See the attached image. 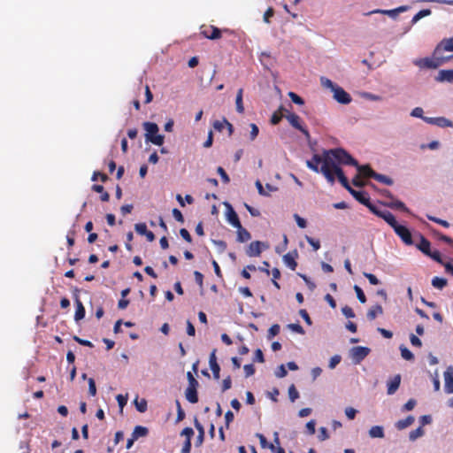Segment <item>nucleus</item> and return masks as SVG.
<instances>
[{"mask_svg": "<svg viewBox=\"0 0 453 453\" xmlns=\"http://www.w3.org/2000/svg\"><path fill=\"white\" fill-rule=\"evenodd\" d=\"M325 160L327 164H338V165H353L358 166V162L344 149L336 148L324 150Z\"/></svg>", "mask_w": 453, "mask_h": 453, "instance_id": "nucleus-1", "label": "nucleus"}, {"mask_svg": "<svg viewBox=\"0 0 453 453\" xmlns=\"http://www.w3.org/2000/svg\"><path fill=\"white\" fill-rule=\"evenodd\" d=\"M451 57H443L442 55H435L433 52V58H424L413 60V64L419 68L436 69L444 63L448 62Z\"/></svg>", "mask_w": 453, "mask_h": 453, "instance_id": "nucleus-2", "label": "nucleus"}, {"mask_svg": "<svg viewBox=\"0 0 453 453\" xmlns=\"http://www.w3.org/2000/svg\"><path fill=\"white\" fill-rule=\"evenodd\" d=\"M371 352L367 347L357 346L349 350V357L355 365L360 364Z\"/></svg>", "mask_w": 453, "mask_h": 453, "instance_id": "nucleus-3", "label": "nucleus"}, {"mask_svg": "<svg viewBox=\"0 0 453 453\" xmlns=\"http://www.w3.org/2000/svg\"><path fill=\"white\" fill-rule=\"evenodd\" d=\"M395 233L401 238V240L406 244V245H413L414 242L412 239V234L409 228L406 226L398 224L394 228Z\"/></svg>", "mask_w": 453, "mask_h": 453, "instance_id": "nucleus-4", "label": "nucleus"}, {"mask_svg": "<svg viewBox=\"0 0 453 453\" xmlns=\"http://www.w3.org/2000/svg\"><path fill=\"white\" fill-rule=\"evenodd\" d=\"M408 9H409V7L407 5H403V6L397 7L393 10L375 9L373 11L366 12L365 15L370 16L372 14L380 13V14L387 15L392 19H396V17L398 16L399 13L406 12Z\"/></svg>", "mask_w": 453, "mask_h": 453, "instance_id": "nucleus-5", "label": "nucleus"}, {"mask_svg": "<svg viewBox=\"0 0 453 453\" xmlns=\"http://www.w3.org/2000/svg\"><path fill=\"white\" fill-rule=\"evenodd\" d=\"M285 118L288 120V122L290 123V125L293 127L301 131L304 134L306 139H310V137H311L310 133L306 128H304L300 124V117L298 115H296L295 113H289V114H286Z\"/></svg>", "mask_w": 453, "mask_h": 453, "instance_id": "nucleus-6", "label": "nucleus"}, {"mask_svg": "<svg viewBox=\"0 0 453 453\" xmlns=\"http://www.w3.org/2000/svg\"><path fill=\"white\" fill-rule=\"evenodd\" d=\"M262 247L265 249L268 248V245L265 243L260 242V241H255L250 243L248 246V249L246 250V254L249 257H258L260 256L262 252Z\"/></svg>", "mask_w": 453, "mask_h": 453, "instance_id": "nucleus-7", "label": "nucleus"}, {"mask_svg": "<svg viewBox=\"0 0 453 453\" xmlns=\"http://www.w3.org/2000/svg\"><path fill=\"white\" fill-rule=\"evenodd\" d=\"M334 99L342 104H348L351 102V96L342 87L338 86L334 91Z\"/></svg>", "mask_w": 453, "mask_h": 453, "instance_id": "nucleus-8", "label": "nucleus"}, {"mask_svg": "<svg viewBox=\"0 0 453 453\" xmlns=\"http://www.w3.org/2000/svg\"><path fill=\"white\" fill-rule=\"evenodd\" d=\"M319 164H325L324 151L321 155L314 154L311 160L306 161L307 167L315 173L320 172V167H319Z\"/></svg>", "mask_w": 453, "mask_h": 453, "instance_id": "nucleus-9", "label": "nucleus"}, {"mask_svg": "<svg viewBox=\"0 0 453 453\" xmlns=\"http://www.w3.org/2000/svg\"><path fill=\"white\" fill-rule=\"evenodd\" d=\"M384 194L391 199V202L385 203L384 204L392 209H397L403 211L405 212H410L409 209L405 206V204L397 199H395L394 196L388 190H385Z\"/></svg>", "mask_w": 453, "mask_h": 453, "instance_id": "nucleus-10", "label": "nucleus"}, {"mask_svg": "<svg viewBox=\"0 0 453 453\" xmlns=\"http://www.w3.org/2000/svg\"><path fill=\"white\" fill-rule=\"evenodd\" d=\"M424 121L440 127H453V122L445 117L426 118Z\"/></svg>", "mask_w": 453, "mask_h": 453, "instance_id": "nucleus-11", "label": "nucleus"}, {"mask_svg": "<svg viewBox=\"0 0 453 453\" xmlns=\"http://www.w3.org/2000/svg\"><path fill=\"white\" fill-rule=\"evenodd\" d=\"M444 390L447 394H453V366L449 365L444 372Z\"/></svg>", "mask_w": 453, "mask_h": 453, "instance_id": "nucleus-12", "label": "nucleus"}, {"mask_svg": "<svg viewBox=\"0 0 453 453\" xmlns=\"http://www.w3.org/2000/svg\"><path fill=\"white\" fill-rule=\"evenodd\" d=\"M442 51H453V37L441 40L434 49L435 55H441Z\"/></svg>", "mask_w": 453, "mask_h": 453, "instance_id": "nucleus-13", "label": "nucleus"}, {"mask_svg": "<svg viewBox=\"0 0 453 453\" xmlns=\"http://www.w3.org/2000/svg\"><path fill=\"white\" fill-rule=\"evenodd\" d=\"M226 208H227V211H226V219L227 221L234 227L236 228H241V222L239 220V218H238V215L237 213L234 211V210L233 209V207L231 206V204H229L228 203H225Z\"/></svg>", "mask_w": 453, "mask_h": 453, "instance_id": "nucleus-14", "label": "nucleus"}, {"mask_svg": "<svg viewBox=\"0 0 453 453\" xmlns=\"http://www.w3.org/2000/svg\"><path fill=\"white\" fill-rule=\"evenodd\" d=\"M414 236L419 240V242L416 244V247L425 255H430V242L419 233H417Z\"/></svg>", "mask_w": 453, "mask_h": 453, "instance_id": "nucleus-15", "label": "nucleus"}, {"mask_svg": "<svg viewBox=\"0 0 453 453\" xmlns=\"http://www.w3.org/2000/svg\"><path fill=\"white\" fill-rule=\"evenodd\" d=\"M79 291L80 290L78 288H75V290H74V299H75V304H76V311H75V315H74V319L76 321H79L85 317V308H84L82 303L81 302V300L78 296V294H77Z\"/></svg>", "mask_w": 453, "mask_h": 453, "instance_id": "nucleus-16", "label": "nucleus"}, {"mask_svg": "<svg viewBox=\"0 0 453 453\" xmlns=\"http://www.w3.org/2000/svg\"><path fill=\"white\" fill-rule=\"evenodd\" d=\"M298 257V252L296 250L288 252L283 256L284 264L289 267L291 270H296L297 266V263L296 262V258Z\"/></svg>", "mask_w": 453, "mask_h": 453, "instance_id": "nucleus-17", "label": "nucleus"}, {"mask_svg": "<svg viewBox=\"0 0 453 453\" xmlns=\"http://www.w3.org/2000/svg\"><path fill=\"white\" fill-rule=\"evenodd\" d=\"M142 127L146 131L145 134V139L148 142L156 134H157L159 128L158 126L156 123L153 122H143Z\"/></svg>", "mask_w": 453, "mask_h": 453, "instance_id": "nucleus-18", "label": "nucleus"}, {"mask_svg": "<svg viewBox=\"0 0 453 453\" xmlns=\"http://www.w3.org/2000/svg\"><path fill=\"white\" fill-rule=\"evenodd\" d=\"M401 384V375L396 374L394 378L390 379L387 383V393L388 395H394L399 388Z\"/></svg>", "mask_w": 453, "mask_h": 453, "instance_id": "nucleus-19", "label": "nucleus"}, {"mask_svg": "<svg viewBox=\"0 0 453 453\" xmlns=\"http://www.w3.org/2000/svg\"><path fill=\"white\" fill-rule=\"evenodd\" d=\"M329 165L330 164H327L326 160H325V164L321 165L319 173L325 176L329 183L334 184L335 181V175L330 169Z\"/></svg>", "mask_w": 453, "mask_h": 453, "instance_id": "nucleus-20", "label": "nucleus"}, {"mask_svg": "<svg viewBox=\"0 0 453 453\" xmlns=\"http://www.w3.org/2000/svg\"><path fill=\"white\" fill-rule=\"evenodd\" d=\"M435 80L439 82L453 83V69L439 71Z\"/></svg>", "mask_w": 453, "mask_h": 453, "instance_id": "nucleus-21", "label": "nucleus"}, {"mask_svg": "<svg viewBox=\"0 0 453 453\" xmlns=\"http://www.w3.org/2000/svg\"><path fill=\"white\" fill-rule=\"evenodd\" d=\"M349 192L353 196V197L357 201H358L360 203H362L364 205H366L368 203V202L370 201V198H369L367 193H365L364 191H357L354 188H351Z\"/></svg>", "mask_w": 453, "mask_h": 453, "instance_id": "nucleus-22", "label": "nucleus"}, {"mask_svg": "<svg viewBox=\"0 0 453 453\" xmlns=\"http://www.w3.org/2000/svg\"><path fill=\"white\" fill-rule=\"evenodd\" d=\"M194 425H195V427L196 428V430L198 431V435L196 437L195 445L196 447H200L203 444V440H204V428L196 418L194 420Z\"/></svg>", "mask_w": 453, "mask_h": 453, "instance_id": "nucleus-23", "label": "nucleus"}, {"mask_svg": "<svg viewBox=\"0 0 453 453\" xmlns=\"http://www.w3.org/2000/svg\"><path fill=\"white\" fill-rule=\"evenodd\" d=\"M371 173H372V178L376 180L379 182H381V183L388 185V186H391L394 184V180L387 175L380 174L376 172H371Z\"/></svg>", "mask_w": 453, "mask_h": 453, "instance_id": "nucleus-24", "label": "nucleus"}, {"mask_svg": "<svg viewBox=\"0 0 453 453\" xmlns=\"http://www.w3.org/2000/svg\"><path fill=\"white\" fill-rule=\"evenodd\" d=\"M380 218L383 219L393 229L398 225L395 216L388 211H382Z\"/></svg>", "mask_w": 453, "mask_h": 453, "instance_id": "nucleus-25", "label": "nucleus"}, {"mask_svg": "<svg viewBox=\"0 0 453 453\" xmlns=\"http://www.w3.org/2000/svg\"><path fill=\"white\" fill-rule=\"evenodd\" d=\"M414 420H415L414 417L410 415L404 419L398 420L395 423V427L398 430H403V429L409 427L410 426H411L413 424Z\"/></svg>", "mask_w": 453, "mask_h": 453, "instance_id": "nucleus-26", "label": "nucleus"}, {"mask_svg": "<svg viewBox=\"0 0 453 453\" xmlns=\"http://www.w3.org/2000/svg\"><path fill=\"white\" fill-rule=\"evenodd\" d=\"M251 239V234L250 232L242 227L241 225V228H237V242H245Z\"/></svg>", "mask_w": 453, "mask_h": 453, "instance_id": "nucleus-27", "label": "nucleus"}, {"mask_svg": "<svg viewBox=\"0 0 453 453\" xmlns=\"http://www.w3.org/2000/svg\"><path fill=\"white\" fill-rule=\"evenodd\" d=\"M186 399L191 403L198 402L197 389L187 388L185 390Z\"/></svg>", "mask_w": 453, "mask_h": 453, "instance_id": "nucleus-28", "label": "nucleus"}, {"mask_svg": "<svg viewBox=\"0 0 453 453\" xmlns=\"http://www.w3.org/2000/svg\"><path fill=\"white\" fill-rule=\"evenodd\" d=\"M383 313L382 306L380 304H377L373 307H372L368 312H367V319L369 320H373L376 319L378 315H380Z\"/></svg>", "mask_w": 453, "mask_h": 453, "instance_id": "nucleus-29", "label": "nucleus"}, {"mask_svg": "<svg viewBox=\"0 0 453 453\" xmlns=\"http://www.w3.org/2000/svg\"><path fill=\"white\" fill-rule=\"evenodd\" d=\"M369 436L372 438H383L384 429L380 426H372L369 430Z\"/></svg>", "mask_w": 453, "mask_h": 453, "instance_id": "nucleus-30", "label": "nucleus"}, {"mask_svg": "<svg viewBox=\"0 0 453 453\" xmlns=\"http://www.w3.org/2000/svg\"><path fill=\"white\" fill-rule=\"evenodd\" d=\"M242 95H243V89L239 88L237 91V94H236V98H235L236 111L239 113H243V111H244V106H243V103H242Z\"/></svg>", "mask_w": 453, "mask_h": 453, "instance_id": "nucleus-31", "label": "nucleus"}, {"mask_svg": "<svg viewBox=\"0 0 453 453\" xmlns=\"http://www.w3.org/2000/svg\"><path fill=\"white\" fill-rule=\"evenodd\" d=\"M149 430L145 426H136L133 431L132 436L137 440L140 437H144L148 434Z\"/></svg>", "mask_w": 453, "mask_h": 453, "instance_id": "nucleus-32", "label": "nucleus"}, {"mask_svg": "<svg viewBox=\"0 0 453 453\" xmlns=\"http://www.w3.org/2000/svg\"><path fill=\"white\" fill-rule=\"evenodd\" d=\"M280 114H278L277 112H274L271 118V123L273 125H277L280 123V121L281 120L282 118H285L286 114L285 112H287L288 111L284 108V107H280Z\"/></svg>", "mask_w": 453, "mask_h": 453, "instance_id": "nucleus-33", "label": "nucleus"}, {"mask_svg": "<svg viewBox=\"0 0 453 453\" xmlns=\"http://www.w3.org/2000/svg\"><path fill=\"white\" fill-rule=\"evenodd\" d=\"M320 84L323 88H329L332 92L338 87L337 84L324 76L320 77Z\"/></svg>", "mask_w": 453, "mask_h": 453, "instance_id": "nucleus-34", "label": "nucleus"}, {"mask_svg": "<svg viewBox=\"0 0 453 453\" xmlns=\"http://www.w3.org/2000/svg\"><path fill=\"white\" fill-rule=\"evenodd\" d=\"M357 168V170L358 171V173L359 174H363L364 176L365 177H369V178H372V173L371 172H374L371 166L369 165H360L358 164V166H355Z\"/></svg>", "mask_w": 453, "mask_h": 453, "instance_id": "nucleus-35", "label": "nucleus"}, {"mask_svg": "<svg viewBox=\"0 0 453 453\" xmlns=\"http://www.w3.org/2000/svg\"><path fill=\"white\" fill-rule=\"evenodd\" d=\"M447 284H448V280L444 278L434 277L432 280L433 287H434L435 288H438V289H442L444 287L447 286Z\"/></svg>", "mask_w": 453, "mask_h": 453, "instance_id": "nucleus-36", "label": "nucleus"}, {"mask_svg": "<svg viewBox=\"0 0 453 453\" xmlns=\"http://www.w3.org/2000/svg\"><path fill=\"white\" fill-rule=\"evenodd\" d=\"M400 351H401V356L403 359L408 360V361L414 360L413 353L408 348H406L404 345L400 346Z\"/></svg>", "mask_w": 453, "mask_h": 453, "instance_id": "nucleus-37", "label": "nucleus"}, {"mask_svg": "<svg viewBox=\"0 0 453 453\" xmlns=\"http://www.w3.org/2000/svg\"><path fill=\"white\" fill-rule=\"evenodd\" d=\"M424 434H425L424 429L422 428V426H419V427H418L417 429L412 430V431L409 434V439H410V441H416L418 438L422 437V436L424 435Z\"/></svg>", "mask_w": 453, "mask_h": 453, "instance_id": "nucleus-38", "label": "nucleus"}, {"mask_svg": "<svg viewBox=\"0 0 453 453\" xmlns=\"http://www.w3.org/2000/svg\"><path fill=\"white\" fill-rule=\"evenodd\" d=\"M329 167L330 169L333 171V173H334V175L338 178V180L340 178H344L346 177L345 174H344V172L343 170L342 169L341 165H338V164H334L333 162V165H329Z\"/></svg>", "mask_w": 453, "mask_h": 453, "instance_id": "nucleus-39", "label": "nucleus"}, {"mask_svg": "<svg viewBox=\"0 0 453 453\" xmlns=\"http://www.w3.org/2000/svg\"><path fill=\"white\" fill-rule=\"evenodd\" d=\"M329 167L330 169L333 171V173H334V175L338 178V180L340 178H344L346 177L345 174H344V172L343 170L342 169L341 165H338V164H334L333 162V165H329Z\"/></svg>", "mask_w": 453, "mask_h": 453, "instance_id": "nucleus-40", "label": "nucleus"}, {"mask_svg": "<svg viewBox=\"0 0 453 453\" xmlns=\"http://www.w3.org/2000/svg\"><path fill=\"white\" fill-rule=\"evenodd\" d=\"M431 14L430 9H424L418 12L411 19L412 24H416L419 19Z\"/></svg>", "mask_w": 453, "mask_h": 453, "instance_id": "nucleus-41", "label": "nucleus"}, {"mask_svg": "<svg viewBox=\"0 0 453 453\" xmlns=\"http://www.w3.org/2000/svg\"><path fill=\"white\" fill-rule=\"evenodd\" d=\"M288 397L292 403L299 398V393L294 384L290 385L288 388Z\"/></svg>", "mask_w": 453, "mask_h": 453, "instance_id": "nucleus-42", "label": "nucleus"}, {"mask_svg": "<svg viewBox=\"0 0 453 453\" xmlns=\"http://www.w3.org/2000/svg\"><path fill=\"white\" fill-rule=\"evenodd\" d=\"M211 32L210 35H206V38L211 40L219 39L221 37V30L215 27H211Z\"/></svg>", "mask_w": 453, "mask_h": 453, "instance_id": "nucleus-43", "label": "nucleus"}, {"mask_svg": "<svg viewBox=\"0 0 453 453\" xmlns=\"http://www.w3.org/2000/svg\"><path fill=\"white\" fill-rule=\"evenodd\" d=\"M353 288L357 294V297L359 300V302L365 303L366 302V297L362 288L357 285H355Z\"/></svg>", "mask_w": 453, "mask_h": 453, "instance_id": "nucleus-44", "label": "nucleus"}, {"mask_svg": "<svg viewBox=\"0 0 453 453\" xmlns=\"http://www.w3.org/2000/svg\"><path fill=\"white\" fill-rule=\"evenodd\" d=\"M134 404L136 407V410L139 412H145L147 411V401L145 399H142L141 401H138L137 399L134 401Z\"/></svg>", "mask_w": 453, "mask_h": 453, "instance_id": "nucleus-45", "label": "nucleus"}, {"mask_svg": "<svg viewBox=\"0 0 453 453\" xmlns=\"http://www.w3.org/2000/svg\"><path fill=\"white\" fill-rule=\"evenodd\" d=\"M165 136L162 134H156L148 142H152L155 145L161 146L164 143Z\"/></svg>", "mask_w": 453, "mask_h": 453, "instance_id": "nucleus-46", "label": "nucleus"}, {"mask_svg": "<svg viewBox=\"0 0 453 453\" xmlns=\"http://www.w3.org/2000/svg\"><path fill=\"white\" fill-rule=\"evenodd\" d=\"M280 326L278 324L273 325L268 330V339H272L280 333Z\"/></svg>", "mask_w": 453, "mask_h": 453, "instance_id": "nucleus-47", "label": "nucleus"}, {"mask_svg": "<svg viewBox=\"0 0 453 453\" xmlns=\"http://www.w3.org/2000/svg\"><path fill=\"white\" fill-rule=\"evenodd\" d=\"M288 96L291 101L296 104L303 105L304 104L303 99L294 92H289Z\"/></svg>", "mask_w": 453, "mask_h": 453, "instance_id": "nucleus-48", "label": "nucleus"}, {"mask_svg": "<svg viewBox=\"0 0 453 453\" xmlns=\"http://www.w3.org/2000/svg\"><path fill=\"white\" fill-rule=\"evenodd\" d=\"M364 276L369 280L372 285H379L380 284V280L372 273H364Z\"/></svg>", "mask_w": 453, "mask_h": 453, "instance_id": "nucleus-49", "label": "nucleus"}, {"mask_svg": "<svg viewBox=\"0 0 453 453\" xmlns=\"http://www.w3.org/2000/svg\"><path fill=\"white\" fill-rule=\"evenodd\" d=\"M342 357L340 355H334L329 360L328 367L330 369H334L336 365L341 362Z\"/></svg>", "mask_w": 453, "mask_h": 453, "instance_id": "nucleus-50", "label": "nucleus"}, {"mask_svg": "<svg viewBox=\"0 0 453 453\" xmlns=\"http://www.w3.org/2000/svg\"><path fill=\"white\" fill-rule=\"evenodd\" d=\"M228 124V121L224 119L223 121L216 120L213 123V127L221 132L225 127H226V125Z\"/></svg>", "mask_w": 453, "mask_h": 453, "instance_id": "nucleus-51", "label": "nucleus"}, {"mask_svg": "<svg viewBox=\"0 0 453 453\" xmlns=\"http://www.w3.org/2000/svg\"><path fill=\"white\" fill-rule=\"evenodd\" d=\"M305 239L307 242L312 246L314 250H318L320 249V242L319 240H315L308 235H305Z\"/></svg>", "mask_w": 453, "mask_h": 453, "instance_id": "nucleus-52", "label": "nucleus"}, {"mask_svg": "<svg viewBox=\"0 0 453 453\" xmlns=\"http://www.w3.org/2000/svg\"><path fill=\"white\" fill-rule=\"evenodd\" d=\"M88 393L90 395L95 396L96 395V387L94 379H88Z\"/></svg>", "mask_w": 453, "mask_h": 453, "instance_id": "nucleus-53", "label": "nucleus"}, {"mask_svg": "<svg viewBox=\"0 0 453 453\" xmlns=\"http://www.w3.org/2000/svg\"><path fill=\"white\" fill-rule=\"evenodd\" d=\"M424 111L421 107H416L414 108L411 112V116L415 118H420L424 120L426 117L423 116Z\"/></svg>", "mask_w": 453, "mask_h": 453, "instance_id": "nucleus-54", "label": "nucleus"}, {"mask_svg": "<svg viewBox=\"0 0 453 453\" xmlns=\"http://www.w3.org/2000/svg\"><path fill=\"white\" fill-rule=\"evenodd\" d=\"M176 407H177V420L181 421L185 418V412L181 408L180 403L179 400H176Z\"/></svg>", "mask_w": 453, "mask_h": 453, "instance_id": "nucleus-55", "label": "nucleus"}, {"mask_svg": "<svg viewBox=\"0 0 453 453\" xmlns=\"http://www.w3.org/2000/svg\"><path fill=\"white\" fill-rule=\"evenodd\" d=\"M342 312L346 318L349 319H353L356 316L353 310L348 305L342 308Z\"/></svg>", "mask_w": 453, "mask_h": 453, "instance_id": "nucleus-56", "label": "nucleus"}, {"mask_svg": "<svg viewBox=\"0 0 453 453\" xmlns=\"http://www.w3.org/2000/svg\"><path fill=\"white\" fill-rule=\"evenodd\" d=\"M217 173L220 175L222 181L224 183H228L230 181V178L227 175V173H226V171L223 169V167L219 166L217 168Z\"/></svg>", "mask_w": 453, "mask_h": 453, "instance_id": "nucleus-57", "label": "nucleus"}, {"mask_svg": "<svg viewBox=\"0 0 453 453\" xmlns=\"http://www.w3.org/2000/svg\"><path fill=\"white\" fill-rule=\"evenodd\" d=\"M288 374V372L284 365H280L275 371V376L278 378H284Z\"/></svg>", "mask_w": 453, "mask_h": 453, "instance_id": "nucleus-58", "label": "nucleus"}, {"mask_svg": "<svg viewBox=\"0 0 453 453\" xmlns=\"http://www.w3.org/2000/svg\"><path fill=\"white\" fill-rule=\"evenodd\" d=\"M288 328L300 334H304L305 333L303 328L299 324H288Z\"/></svg>", "mask_w": 453, "mask_h": 453, "instance_id": "nucleus-59", "label": "nucleus"}, {"mask_svg": "<svg viewBox=\"0 0 453 453\" xmlns=\"http://www.w3.org/2000/svg\"><path fill=\"white\" fill-rule=\"evenodd\" d=\"M135 231L143 235L148 231L147 226L145 223H138L134 225Z\"/></svg>", "mask_w": 453, "mask_h": 453, "instance_id": "nucleus-60", "label": "nucleus"}, {"mask_svg": "<svg viewBox=\"0 0 453 453\" xmlns=\"http://www.w3.org/2000/svg\"><path fill=\"white\" fill-rule=\"evenodd\" d=\"M116 399H117V402L119 403V406L120 407V409L122 410L123 407L127 404V399H128V395H118L116 396Z\"/></svg>", "mask_w": 453, "mask_h": 453, "instance_id": "nucleus-61", "label": "nucleus"}, {"mask_svg": "<svg viewBox=\"0 0 453 453\" xmlns=\"http://www.w3.org/2000/svg\"><path fill=\"white\" fill-rule=\"evenodd\" d=\"M250 129H251L250 130V140L254 141L257 138V134L259 133V129H258V127L256 124H254V123H251L250 125Z\"/></svg>", "mask_w": 453, "mask_h": 453, "instance_id": "nucleus-62", "label": "nucleus"}, {"mask_svg": "<svg viewBox=\"0 0 453 453\" xmlns=\"http://www.w3.org/2000/svg\"><path fill=\"white\" fill-rule=\"evenodd\" d=\"M243 370L246 377H250L255 373V367L252 364L245 365Z\"/></svg>", "mask_w": 453, "mask_h": 453, "instance_id": "nucleus-63", "label": "nucleus"}, {"mask_svg": "<svg viewBox=\"0 0 453 453\" xmlns=\"http://www.w3.org/2000/svg\"><path fill=\"white\" fill-rule=\"evenodd\" d=\"M294 219L297 224V226L300 227V228H305L306 226H307V222L304 219H303L302 217H300L298 214H294Z\"/></svg>", "mask_w": 453, "mask_h": 453, "instance_id": "nucleus-64", "label": "nucleus"}]
</instances>
